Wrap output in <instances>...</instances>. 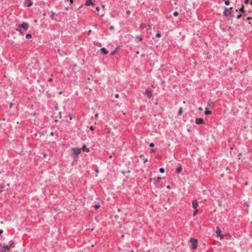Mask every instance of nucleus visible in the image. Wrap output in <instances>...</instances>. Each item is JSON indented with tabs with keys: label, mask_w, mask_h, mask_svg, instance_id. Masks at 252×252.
<instances>
[{
	"label": "nucleus",
	"mask_w": 252,
	"mask_h": 252,
	"mask_svg": "<svg viewBox=\"0 0 252 252\" xmlns=\"http://www.w3.org/2000/svg\"><path fill=\"white\" fill-rule=\"evenodd\" d=\"M126 13L127 14H129L130 13V11L129 10H128V11H126Z\"/></svg>",
	"instance_id": "obj_39"
},
{
	"label": "nucleus",
	"mask_w": 252,
	"mask_h": 252,
	"mask_svg": "<svg viewBox=\"0 0 252 252\" xmlns=\"http://www.w3.org/2000/svg\"><path fill=\"white\" fill-rule=\"evenodd\" d=\"M136 54H139V52H138V51H137V52H136Z\"/></svg>",
	"instance_id": "obj_62"
},
{
	"label": "nucleus",
	"mask_w": 252,
	"mask_h": 252,
	"mask_svg": "<svg viewBox=\"0 0 252 252\" xmlns=\"http://www.w3.org/2000/svg\"><path fill=\"white\" fill-rule=\"evenodd\" d=\"M241 155H242V154L240 153V154H239L238 156H240Z\"/></svg>",
	"instance_id": "obj_52"
},
{
	"label": "nucleus",
	"mask_w": 252,
	"mask_h": 252,
	"mask_svg": "<svg viewBox=\"0 0 252 252\" xmlns=\"http://www.w3.org/2000/svg\"><path fill=\"white\" fill-rule=\"evenodd\" d=\"M249 2H250L249 0H245V3L246 4H248V3H249Z\"/></svg>",
	"instance_id": "obj_31"
},
{
	"label": "nucleus",
	"mask_w": 252,
	"mask_h": 252,
	"mask_svg": "<svg viewBox=\"0 0 252 252\" xmlns=\"http://www.w3.org/2000/svg\"><path fill=\"white\" fill-rule=\"evenodd\" d=\"M244 7L243 5H242L241 7L239 9H236V11L237 12H242V13H244L245 12V11H244Z\"/></svg>",
	"instance_id": "obj_13"
},
{
	"label": "nucleus",
	"mask_w": 252,
	"mask_h": 252,
	"mask_svg": "<svg viewBox=\"0 0 252 252\" xmlns=\"http://www.w3.org/2000/svg\"><path fill=\"white\" fill-rule=\"evenodd\" d=\"M190 241L191 243V248L196 249L197 247L198 241L197 239L191 238Z\"/></svg>",
	"instance_id": "obj_3"
},
{
	"label": "nucleus",
	"mask_w": 252,
	"mask_h": 252,
	"mask_svg": "<svg viewBox=\"0 0 252 252\" xmlns=\"http://www.w3.org/2000/svg\"><path fill=\"white\" fill-rule=\"evenodd\" d=\"M29 27V24L27 22H23L22 24L18 25L19 28L23 29L25 31L28 30Z\"/></svg>",
	"instance_id": "obj_4"
},
{
	"label": "nucleus",
	"mask_w": 252,
	"mask_h": 252,
	"mask_svg": "<svg viewBox=\"0 0 252 252\" xmlns=\"http://www.w3.org/2000/svg\"><path fill=\"white\" fill-rule=\"evenodd\" d=\"M192 208L193 209H197L198 205V201L196 200H194L192 202Z\"/></svg>",
	"instance_id": "obj_8"
},
{
	"label": "nucleus",
	"mask_w": 252,
	"mask_h": 252,
	"mask_svg": "<svg viewBox=\"0 0 252 252\" xmlns=\"http://www.w3.org/2000/svg\"><path fill=\"white\" fill-rule=\"evenodd\" d=\"M115 97H116V98H118V97H119V94H116L115 95Z\"/></svg>",
	"instance_id": "obj_40"
},
{
	"label": "nucleus",
	"mask_w": 252,
	"mask_h": 252,
	"mask_svg": "<svg viewBox=\"0 0 252 252\" xmlns=\"http://www.w3.org/2000/svg\"><path fill=\"white\" fill-rule=\"evenodd\" d=\"M144 163H145L148 161V159L147 158H144Z\"/></svg>",
	"instance_id": "obj_30"
},
{
	"label": "nucleus",
	"mask_w": 252,
	"mask_h": 252,
	"mask_svg": "<svg viewBox=\"0 0 252 252\" xmlns=\"http://www.w3.org/2000/svg\"><path fill=\"white\" fill-rule=\"evenodd\" d=\"M17 31L20 32L21 34H22V30H21V28H19L18 27V28L17 29Z\"/></svg>",
	"instance_id": "obj_24"
},
{
	"label": "nucleus",
	"mask_w": 252,
	"mask_h": 252,
	"mask_svg": "<svg viewBox=\"0 0 252 252\" xmlns=\"http://www.w3.org/2000/svg\"><path fill=\"white\" fill-rule=\"evenodd\" d=\"M51 135H54V133L53 132H51Z\"/></svg>",
	"instance_id": "obj_48"
},
{
	"label": "nucleus",
	"mask_w": 252,
	"mask_h": 252,
	"mask_svg": "<svg viewBox=\"0 0 252 252\" xmlns=\"http://www.w3.org/2000/svg\"><path fill=\"white\" fill-rule=\"evenodd\" d=\"M195 210L194 211V212H193V216H195L198 213V210L197 209H194Z\"/></svg>",
	"instance_id": "obj_20"
},
{
	"label": "nucleus",
	"mask_w": 252,
	"mask_h": 252,
	"mask_svg": "<svg viewBox=\"0 0 252 252\" xmlns=\"http://www.w3.org/2000/svg\"><path fill=\"white\" fill-rule=\"evenodd\" d=\"M183 113V111H182V108H180L179 110V115H181Z\"/></svg>",
	"instance_id": "obj_22"
},
{
	"label": "nucleus",
	"mask_w": 252,
	"mask_h": 252,
	"mask_svg": "<svg viewBox=\"0 0 252 252\" xmlns=\"http://www.w3.org/2000/svg\"><path fill=\"white\" fill-rule=\"evenodd\" d=\"M100 51H101V52L104 54V55H106L108 53V51L104 47L103 48H101L100 49Z\"/></svg>",
	"instance_id": "obj_12"
},
{
	"label": "nucleus",
	"mask_w": 252,
	"mask_h": 252,
	"mask_svg": "<svg viewBox=\"0 0 252 252\" xmlns=\"http://www.w3.org/2000/svg\"><path fill=\"white\" fill-rule=\"evenodd\" d=\"M52 81H53V79H52V78H50L48 79V81H49V82H52Z\"/></svg>",
	"instance_id": "obj_36"
},
{
	"label": "nucleus",
	"mask_w": 252,
	"mask_h": 252,
	"mask_svg": "<svg viewBox=\"0 0 252 252\" xmlns=\"http://www.w3.org/2000/svg\"><path fill=\"white\" fill-rule=\"evenodd\" d=\"M151 152H155V150H154V149H151Z\"/></svg>",
	"instance_id": "obj_45"
},
{
	"label": "nucleus",
	"mask_w": 252,
	"mask_h": 252,
	"mask_svg": "<svg viewBox=\"0 0 252 252\" xmlns=\"http://www.w3.org/2000/svg\"><path fill=\"white\" fill-rule=\"evenodd\" d=\"M136 39H137L138 41H141L142 40V38L140 36H137Z\"/></svg>",
	"instance_id": "obj_17"
},
{
	"label": "nucleus",
	"mask_w": 252,
	"mask_h": 252,
	"mask_svg": "<svg viewBox=\"0 0 252 252\" xmlns=\"http://www.w3.org/2000/svg\"><path fill=\"white\" fill-rule=\"evenodd\" d=\"M182 170V167L181 166H179L176 169V172L178 173H180Z\"/></svg>",
	"instance_id": "obj_15"
},
{
	"label": "nucleus",
	"mask_w": 252,
	"mask_h": 252,
	"mask_svg": "<svg viewBox=\"0 0 252 252\" xmlns=\"http://www.w3.org/2000/svg\"><path fill=\"white\" fill-rule=\"evenodd\" d=\"M156 37L157 38H159L161 37V33L160 32H158L156 34Z\"/></svg>",
	"instance_id": "obj_21"
},
{
	"label": "nucleus",
	"mask_w": 252,
	"mask_h": 252,
	"mask_svg": "<svg viewBox=\"0 0 252 252\" xmlns=\"http://www.w3.org/2000/svg\"><path fill=\"white\" fill-rule=\"evenodd\" d=\"M85 5L86 6H90V5H93L92 0H86V1L85 2Z\"/></svg>",
	"instance_id": "obj_10"
},
{
	"label": "nucleus",
	"mask_w": 252,
	"mask_h": 252,
	"mask_svg": "<svg viewBox=\"0 0 252 252\" xmlns=\"http://www.w3.org/2000/svg\"><path fill=\"white\" fill-rule=\"evenodd\" d=\"M98 116V114H95V117H97Z\"/></svg>",
	"instance_id": "obj_51"
},
{
	"label": "nucleus",
	"mask_w": 252,
	"mask_h": 252,
	"mask_svg": "<svg viewBox=\"0 0 252 252\" xmlns=\"http://www.w3.org/2000/svg\"><path fill=\"white\" fill-rule=\"evenodd\" d=\"M12 105V103H10V107H11Z\"/></svg>",
	"instance_id": "obj_47"
},
{
	"label": "nucleus",
	"mask_w": 252,
	"mask_h": 252,
	"mask_svg": "<svg viewBox=\"0 0 252 252\" xmlns=\"http://www.w3.org/2000/svg\"><path fill=\"white\" fill-rule=\"evenodd\" d=\"M90 129L91 130H94V127H93V126H91L90 127Z\"/></svg>",
	"instance_id": "obj_33"
},
{
	"label": "nucleus",
	"mask_w": 252,
	"mask_h": 252,
	"mask_svg": "<svg viewBox=\"0 0 252 252\" xmlns=\"http://www.w3.org/2000/svg\"><path fill=\"white\" fill-rule=\"evenodd\" d=\"M32 37V34H30V33H28L26 35V38L28 39V38H30Z\"/></svg>",
	"instance_id": "obj_18"
},
{
	"label": "nucleus",
	"mask_w": 252,
	"mask_h": 252,
	"mask_svg": "<svg viewBox=\"0 0 252 252\" xmlns=\"http://www.w3.org/2000/svg\"><path fill=\"white\" fill-rule=\"evenodd\" d=\"M3 232V231L1 230H0V234H2Z\"/></svg>",
	"instance_id": "obj_44"
},
{
	"label": "nucleus",
	"mask_w": 252,
	"mask_h": 252,
	"mask_svg": "<svg viewBox=\"0 0 252 252\" xmlns=\"http://www.w3.org/2000/svg\"><path fill=\"white\" fill-rule=\"evenodd\" d=\"M221 233V230L220 228V227H217V230H216V233L217 234V236H218L219 235H220Z\"/></svg>",
	"instance_id": "obj_16"
},
{
	"label": "nucleus",
	"mask_w": 252,
	"mask_h": 252,
	"mask_svg": "<svg viewBox=\"0 0 252 252\" xmlns=\"http://www.w3.org/2000/svg\"><path fill=\"white\" fill-rule=\"evenodd\" d=\"M69 119H70V120L72 119V115H70V116Z\"/></svg>",
	"instance_id": "obj_41"
},
{
	"label": "nucleus",
	"mask_w": 252,
	"mask_h": 252,
	"mask_svg": "<svg viewBox=\"0 0 252 252\" xmlns=\"http://www.w3.org/2000/svg\"><path fill=\"white\" fill-rule=\"evenodd\" d=\"M65 9L66 10H68V7H65Z\"/></svg>",
	"instance_id": "obj_50"
},
{
	"label": "nucleus",
	"mask_w": 252,
	"mask_h": 252,
	"mask_svg": "<svg viewBox=\"0 0 252 252\" xmlns=\"http://www.w3.org/2000/svg\"><path fill=\"white\" fill-rule=\"evenodd\" d=\"M159 171L160 173H164L165 171L164 169L162 167L160 168L159 169Z\"/></svg>",
	"instance_id": "obj_19"
},
{
	"label": "nucleus",
	"mask_w": 252,
	"mask_h": 252,
	"mask_svg": "<svg viewBox=\"0 0 252 252\" xmlns=\"http://www.w3.org/2000/svg\"><path fill=\"white\" fill-rule=\"evenodd\" d=\"M224 3L226 5H228L230 3V2L228 0L225 1Z\"/></svg>",
	"instance_id": "obj_26"
},
{
	"label": "nucleus",
	"mask_w": 252,
	"mask_h": 252,
	"mask_svg": "<svg viewBox=\"0 0 252 252\" xmlns=\"http://www.w3.org/2000/svg\"><path fill=\"white\" fill-rule=\"evenodd\" d=\"M250 4H251V5H252V1L250 2Z\"/></svg>",
	"instance_id": "obj_57"
},
{
	"label": "nucleus",
	"mask_w": 252,
	"mask_h": 252,
	"mask_svg": "<svg viewBox=\"0 0 252 252\" xmlns=\"http://www.w3.org/2000/svg\"><path fill=\"white\" fill-rule=\"evenodd\" d=\"M32 5V2L31 0H26L25 2V5L27 7H30Z\"/></svg>",
	"instance_id": "obj_9"
},
{
	"label": "nucleus",
	"mask_w": 252,
	"mask_h": 252,
	"mask_svg": "<svg viewBox=\"0 0 252 252\" xmlns=\"http://www.w3.org/2000/svg\"><path fill=\"white\" fill-rule=\"evenodd\" d=\"M204 114L206 115H210V114H212V112L211 111L209 110L208 108H206V110L205 111Z\"/></svg>",
	"instance_id": "obj_14"
},
{
	"label": "nucleus",
	"mask_w": 252,
	"mask_h": 252,
	"mask_svg": "<svg viewBox=\"0 0 252 252\" xmlns=\"http://www.w3.org/2000/svg\"><path fill=\"white\" fill-rule=\"evenodd\" d=\"M54 17V14L53 13H52V14L51 15V17L52 19H53Z\"/></svg>",
	"instance_id": "obj_35"
},
{
	"label": "nucleus",
	"mask_w": 252,
	"mask_h": 252,
	"mask_svg": "<svg viewBox=\"0 0 252 252\" xmlns=\"http://www.w3.org/2000/svg\"><path fill=\"white\" fill-rule=\"evenodd\" d=\"M149 146L150 147H153L154 146V144L153 143H151L150 144Z\"/></svg>",
	"instance_id": "obj_29"
},
{
	"label": "nucleus",
	"mask_w": 252,
	"mask_h": 252,
	"mask_svg": "<svg viewBox=\"0 0 252 252\" xmlns=\"http://www.w3.org/2000/svg\"><path fill=\"white\" fill-rule=\"evenodd\" d=\"M198 110H199V111H202V108L201 107H199V108H198Z\"/></svg>",
	"instance_id": "obj_42"
},
{
	"label": "nucleus",
	"mask_w": 252,
	"mask_h": 252,
	"mask_svg": "<svg viewBox=\"0 0 252 252\" xmlns=\"http://www.w3.org/2000/svg\"><path fill=\"white\" fill-rule=\"evenodd\" d=\"M99 7H96V11H99Z\"/></svg>",
	"instance_id": "obj_38"
},
{
	"label": "nucleus",
	"mask_w": 252,
	"mask_h": 252,
	"mask_svg": "<svg viewBox=\"0 0 252 252\" xmlns=\"http://www.w3.org/2000/svg\"><path fill=\"white\" fill-rule=\"evenodd\" d=\"M242 16V14H239L237 16V19H239Z\"/></svg>",
	"instance_id": "obj_27"
},
{
	"label": "nucleus",
	"mask_w": 252,
	"mask_h": 252,
	"mask_svg": "<svg viewBox=\"0 0 252 252\" xmlns=\"http://www.w3.org/2000/svg\"><path fill=\"white\" fill-rule=\"evenodd\" d=\"M161 83H162V84H163V83H164V81H162L161 82Z\"/></svg>",
	"instance_id": "obj_56"
},
{
	"label": "nucleus",
	"mask_w": 252,
	"mask_h": 252,
	"mask_svg": "<svg viewBox=\"0 0 252 252\" xmlns=\"http://www.w3.org/2000/svg\"><path fill=\"white\" fill-rule=\"evenodd\" d=\"M251 19V18H248V20H250Z\"/></svg>",
	"instance_id": "obj_59"
},
{
	"label": "nucleus",
	"mask_w": 252,
	"mask_h": 252,
	"mask_svg": "<svg viewBox=\"0 0 252 252\" xmlns=\"http://www.w3.org/2000/svg\"><path fill=\"white\" fill-rule=\"evenodd\" d=\"M218 236H219L220 237V239L221 240L223 239V235L222 234H220V235H219Z\"/></svg>",
	"instance_id": "obj_28"
},
{
	"label": "nucleus",
	"mask_w": 252,
	"mask_h": 252,
	"mask_svg": "<svg viewBox=\"0 0 252 252\" xmlns=\"http://www.w3.org/2000/svg\"><path fill=\"white\" fill-rule=\"evenodd\" d=\"M98 172H99L98 169H97L95 170V172H96V173H98Z\"/></svg>",
	"instance_id": "obj_46"
},
{
	"label": "nucleus",
	"mask_w": 252,
	"mask_h": 252,
	"mask_svg": "<svg viewBox=\"0 0 252 252\" xmlns=\"http://www.w3.org/2000/svg\"><path fill=\"white\" fill-rule=\"evenodd\" d=\"M67 1H69L70 3H73V0H66Z\"/></svg>",
	"instance_id": "obj_37"
},
{
	"label": "nucleus",
	"mask_w": 252,
	"mask_h": 252,
	"mask_svg": "<svg viewBox=\"0 0 252 252\" xmlns=\"http://www.w3.org/2000/svg\"><path fill=\"white\" fill-rule=\"evenodd\" d=\"M100 207V205H98V204H96L94 206V208L95 209H98Z\"/></svg>",
	"instance_id": "obj_23"
},
{
	"label": "nucleus",
	"mask_w": 252,
	"mask_h": 252,
	"mask_svg": "<svg viewBox=\"0 0 252 252\" xmlns=\"http://www.w3.org/2000/svg\"><path fill=\"white\" fill-rule=\"evenodd\" d=\"M152 180V179H150V181L151 182Z\"/></svg>",
	"instance_id": "obj_61"
},
{
	"label": "nucleus",
	"mask_w": 252,
	"mask_h": 252,
	"mask_svg": "<svg viewBox=\"0 0 252 252\" xmlns=\"http://www.w3.org/2000/svg\"><path fill=\"white\" fill-rule=\"evenodd\" d=\"M0 247L2 248L1 252H6L9 251L11 248L14 247V243H12L10 245H7L4 244H0Z\"/></svg>",
	"instance_id": "obj_1"
},
{
	"label": "nucleus",
	"mask_w": 252,
	"mask_h": 252,
	"mask_svg": "<svg viewBox=\"0 0 252 252\" xmlns=\"http://www.w3.org/2000/svg\"><path fill=\"white\" fill-rule=\"evenodd\" d=\"M92 32V31L91 30H89V32H88V34H90L91 32Z\"/></svg>",
	"instance_id": "obj_43"
},
{
	"label": "nucleus",
	"mask_w": 252,
	"mask_h": 252,
	"mask_svg": "<svg viewBox=\"0 0 252 252\" xmlns=\"http://www.w3.org/2000/svg\"><path fill=\"white\" fill-rule=\"evenodd\" d=\"M122 173H123V174H125V171H123V172H122Z\"/></svg>",
	"instance_id": "obj_60"
},
{
	"label": "nucleus",
	"mask_w": 252,
	"mask_h": 252,
	"mask_svg": "<svg viewBox=\"0 0 252 252\" xmlns=\"http://www.w3.org/2000/svg\"><path fill=\"white\" fill-rule=\"evenodd\" d=\"M179 15V13L177 11H175L173 13V15L174 16H177Z\"/></svg>",
	"instance_id": "obj_25"
},
{
	"label": "nucleus",
	"mask_w": 252,
	"mask_h": 252,
	"mask_svg": "<svg viewBox=\"0 0 252 252\" xmlns=\"http://www.w3.org/2000/svg\"><path fill=\"white\" fill-rule=\"evenodd\" d=\"M195 123L197 125L204 124V121L203 119H202L201 118H198L195 119Z\"/></svg>",
	"instance_id": "obj_6"
},
{
	"label": "nucleus",
	"mask_w": 252,
	"mask_h": 252,
	"mask_svg": "<svg viewBox=\"0 0 252 252\" xmlns=\"http://www.w3.org/2000/svg\"><path fill=\"white\" fill-rule=\"evenodd\" d=\"M82 150L83 152H86L87 153H89L90 152L89 149L87 148V147L85 145H84L82 147Z\"/></svg>",
	"instance_id": "obj_11"
},
{
	"label": "nucleus",
	"mask_w": 252,
	"mask_h": 252,
	"mask_svg": "<svg viewBox=\"0 0 252 252\" xmlns=\"http://www.w3.org/2000/svg\"><path fill=\"white\" fill-rule=\"evenodd\" d=\"M130 172V171L129 170H127L126 173H129Z\"/></svg>",
	"instance_id": "obj_49"
},
{
	"label": "nucleus",
	"mask_w": 252,
	"mask_h": 252,
	"mask_svg": "<svg viewBox=\"0 0 252 252\" xmlns=\"http://www.w3.org/2000/svg\"><path fill=\"white\" fill-rule=\"evenodd\" d=\"M114 54V52H112V53H111V55H113Z\"/></svg>",
	"instance_id": "obj_53"
},
{
	"label": "nucleus",
	"mask_w": 252,
	"mask_h": 252,
	"mask_svg": "<svg viewBox=\"0 0 252 252\" xmlns=\"http://www.w3.org/2000/svg\"><path fill=\"white\" fill-rule=\"evenodd\" d=\"M140 158L143 157V155H141V156H140Z\"/></svg>",
	"instance_id": "obj_54"
},
{
	"label": "nucleus",
	"mask_w": 252,
	"mask_h": 252,
	"mask_svg": "<svg viewBox=\"0 0 252 252\" xmlns=\"http://www.w3.org/2000/svg\"><path fill=\"white\" fill-rule=\"evenodd\" d=\"M73 154L75 156H78L80 154L81 152V150L80 149L75 148L73 149Z\"/></svg>",
	"instance_id": "obj_7"
},
{
	"label": "nucleus",
	"mask_w": 252,
	"mask_h": 252,
	"mask_svg": "<svg viewBox=\"0 0 252 252\" xmlns=\"http://www.w3.org/2000/svg\"><path fill=\"white\" fill-rule=\"evenodd\" d=\"M232 9V8H225V10L223 11V15L226 16H230V18H232L234 17V15L232 14V12L230 11V10Z\"/></svg>",
	"instance_id": "obj_2"
},
{
	"label": "nucleus",
	"mask_w": 252,
	"mask_h": 252,
	"mask_svg": "<svg viewBox=\"0 0 252 252\" xmlns=\"http://www.w3.org/2000/svg\"><path fill=\"white\" fill-rule=\"evenodd\" d=\"M167 188H168V189H169V188H170V186H168L167 187Z\"/></svg>",
	"instance_id": "obj_55"
},
{
	"label": "nucleus",
	"mask_w": 252,
	"mask_h": 252,
	"mask_svg": "<svg viewBox=\"0 0 252 252\" xmlns=\"http://www.w3.org/2000/svg\"><path fill=\"white\" fill-rule=\"evenodd\" d=\"M59 115H60V117L61 118V113L60 112L59 113Z\"/></svg>",
	"instance_id": "obj_58"
},
{
	"label": "nucleus",
	"mask_w": 252,
	"mask_h": 252,
	"mask_svg": "<svg viewBox=\"0 0 252 252\" xmlns=\"http://www.w3.org/2000/svg\"><path fill=\"white\" fill-rule=\"evenodd\" d=\"M145 94L146 95V96H147L148 98H151L152 97V95H153L152 91L149 89H146V92H145Z\"/></svg>",
	"instance_id": "obj_5"
},
{
	"label": "nucleus",
	"mask_w": 252,
	"mask_h": 252,
	"mask_svg": "<svg viewBox=\"0 0 252 252\" xmlns=\"http://www.w3.org/2000/svg\"><path fill=\"white\" fill-rule=\"evenodd\" d=\"M160 180H161V178L159 177L158 178L157 182H158V181H159Z\"/></svg>",
	"instance_id": "obj_34"
},
{
	"label": "nucleus",
	"mask_w": 252,
	"mask_h": 252,
	"mask_svg": "<svg viewBox=\"0 0 252 252\" xmlns=\"http://www.w3.org/2000/svg\"><path fill=\"white\" fill-rule=\"evenodd\" d=\"M114 27H113V26H110V27H109V29H110V30H114Z\"/></svg>",
	"instance_id": "obj_32"
}]
</instances>
